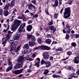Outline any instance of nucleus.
I'll return each mask as SVG.
<instances>
[{
    "mask_svg": "<svg viewBox=\"0 0 79 79\" xmlns=\"http://www.w3.org/2000/svg\"><path fill=\"white\" fill-rule=\"evenodd\" d=\"M40 50H50V47L44 45L41 46L40 48Z\"/></svg>",
    "mask_w": 79,
    "mask_h": 79,
    "instance_id": "obj_6",
    "label": "nucleus"
},
{
    "mask_svg": "<svg viewBox=\"0 0 79 79\" xmlns=\"http://www.w3.org/2000/svg\"><path fill=\"white\" fill-rule=\"evenodd\" d=\"M42 37H40L37 40L38 41V42L39 43V44H41L42 43Z\"/></svg>",
    "mask_w": 79,
    "mask_h": 79,
    "instance_id": "obj_26",
    "label": "nucleus"
},
{
    "mask_svg": "<svg viewBox=\"0 0 79 79\" xmlns=\"http://www.w3.org/2000/svg\"><path fill=\"white\" fill-rule=\"evenodd\" d=\"M49 63H50V61H46V62L45 61V64H49Z\"/></svg>",
    "mask_w": 79,
    "mask_h": 79,
    "instance_id": "obj_61",
    "label": "nucleus"
},
{
    "mask_svg": "<svg viewBox=\"0 0 79 79\" xmlns=\"http://www.w3.org/2000/svg\"><path fill=\"white\" fill-rule=\"evenodd\" d=\"M6 58V55H4L3 56H2V59H4V58Z\"/></svg>",
    "mask_w": 79,
    "mask_h": 79,
    "instance_id": "obj_64",
    "label": "nucleus"
},
{
    "mask_svg": "<svg viewBox=\"0 0 79 79\" xmlns=\"http://www.w3.org/2000/svg\"><path fill=\"white\" fill-rule=\"evenodd\" d=\"M22 52L23 54H28L29 52V51L27 50L26 49H24L22 51Z\"/></svg>",
    "mask_w": 79,
    "mask_h": 79,
    "instance_id": "obj_22",
    "label": "nucleus"
},
{
    "mask_svg": "<svg viewBox=\"0 0 79 79\" xmlns=\"http://www.w3.org/2000/svg\"><path fill=\"white\" fill-rule=\"evenodd\" d=\"M49 60H53V56L49 57Z\"/></svg>",
    "mask_w": 79,
    "mask_h": 79,
    "instance_id": "obj_62",
    "label": "nucleus"
},
{
    "mask_svg": "<svg viewBox=\"0 0 79 79\" xmlns=\"http://www.w3.org/2000/svg\"><path fill=\"white\" fill-rule=\"evenodd\" d=\"M73 2V0H69L67 2L68 4L69 5H71Z\"/></svg>",
    "mask_w": 79,
    "mask_h": 79,
    "instance_id": "obj_37",
    "label": "nucleus"
},
{
    "mask_svg": "<svg viewBox=\"0 0 79 79\" xmlns=\"http://www.w3.org/2000/svg\"><path fill=\"white\" fill-rule=\"evenodd\" d=\"M43 57L44 58V59H48V57H49L48 52H45L44 53Z\"/></svg>",
    "mask_w": 79,
    "mask_h": 79,
    "instance_id": "obj_12",
    "label": "nucleus"
},
{
    "mask_svg": "<svg viewBox=\"0 0 79 79\" xmlns=\"http://www.w3.org/2000/svg\"><path fill=\"white\" fill-rule=\"evenodd\" d=\"M9 43L11 44V45H12L15 46L17 44V41H14L12 42H9Z\"/></svg>",
    "mask_w": 79,
    "mask_h": 79,
    "instance_id": "obj_19",
    "label": "nucleus"
},
{
    "mask_svg": "<svg viewBox=\"0 0 79 79\" xmlns=\"http://www.w3.org/2000/svg\"><path fill=\"white\" fill-rule=\"evenodd\" d=\"M23 29L24 28L20 26L17 31V32H18L19 34H21V33L23 32Z\"/></svg>",
    "mask_w": 79,
    "mask_h": 79,
    "instance_id": "obj_15",
    "label": "nucleus"
},
{
    "mask_svg": "<svg viewBox=\"0 0 79 79\" xmlns=\"http://www.w3.org/2000/svg\"><path fill=\"white\" fill-rule=\"evenodd\" d=\"M45 42L46 44L49 45L51 44V42H52V40L50 39H46V40Z\"/></svg>",
    "mask_w": 79,
    "mask_h": 79,
    "instance_id": "obj_21",
    "label": "nucleus"
},
{
    "mask_svg": "<svg viewBox=\"0 0 79 79\" xmlns=\"http://www.w3.org/2000/svg\"><path fill=\"white\" fill-rule=\"evenodd\" d=\"M57 44V42L54 41L52 42V45H53V44Z\"/></svg>",
    "mask_w": 79,
    "mask_h": 79,
    "instance_id": "obj_60",
    "label": "nucleus"
},
{
    "mask_svg": "<svg viewBox=\"0 0 79 79\" xmlns=\"http://www.w3.org/2000/svg\"><path fill=\"white\" fill-rule=\"evenodd\" d=\"M23 76H24V74H21L20 75H18V77L19 78H21V77H23Z\"/></svg>",
    "mask_w": 79,
    "mask_h": 79,
    "instance_id": "obj_54",
    "label": "nucleus"
},
{
    "mask_svg": "<svg viewBox=\"0 0 79 79\" xmlns=\"http://www.w3.org/2000/svg\"><path fill=\"white\" fill-rule=\"evenodd\" d=\"M71 45H72L71 47H76V46H77V45H76V43L75 42L72 43L71 44Z\"/></svg>",
    "mask_w": 79,
    "mask_h": 79,
    "instance_id": "obj_35",
    "label": "nucleus"
},
{
    "mask_svg": "<svg viewBox=\"0 0 79 79\" xmlns=\"http://www.w3.org/2000/svg\"><path fill=\"white\" fill-rule=\"evenodd\" d=\"M32 69H31L29 68L28 69H27V72L28 73H31V71H32Z\"/></svg>",
    "mask_w": 79,
    "mask_h": 79,
    "instance_id": "obj_50",
    "label": "nucleus"
},
{
    "mask_svg": "<svg viewBox=\"0 0 79 79\" xmlns=\"http://www.w3.org/2000/svg\"><path fill=\"white\" fill-rule=\"evenodd\" d=\"M25 26H26V23H23V25H21L20 26L24 29Z\"/></svg>",
    "mask_w": 79,
    "mask_h": 79,
    "instance_id": "obj_47",
    "label": "nucleus"
},
{
    "mask_svg": "<svg viewBox=\"0 0 79 79\" xmlns=\"http://www.w3.org/2000/svg\"><path fill=\"white\" fill-rule=\"evenodd\" d=\"M50 66H51V64L49 63V64H46L45 67V68H49V67H50Z\"/></svg>",
    "mask_w": 79,
    "mask_h": 79,
    "instance_id": "obj_43",
    "label": "nucleus"
},
{
    "mask_svg": "<svg viewBox=\"0 0 79 79\" xmlns=\"http://www.w3.org/2000/svg\"><path fill=\"white\" fill-rule=\"evenodd\" d=\"M7 34H6L4 35V38H5V40L2 42V44H5L7 43V42L8 41V40L10 39L11 36L12 35V34L14 32V31L11 32L9 30L8 31Z\"/></svg>",
    "mask_w": 79,
    "mask_h": 79,
    "instance_id": "obj_3",
    "label": "nucleus"
},
{
    "mask_svg": "<svg viewBox=\"0 0 79 79\" xmlns=\"http://www.w3.org/2000/svg\"><path fill=\"white\" fill-rule=\"evenodd\" d=\"M21 19H23V21H26V17H25L24 15V14H23L22 15V16L21 17Z\"/></svg>",
    "mask_w": 79,
    "mask_h": 79,
    "instance_id": "obj_25",
    "label": "nucleus"
},
{
    "mask_svg": "<svg viewBox=\"0 0 79 79\" xmlns=\"http://www.w3.org/2000/svg\"><path fill=\"white\" fill-rule=\"evenodd\" d=\"M32 23V20H30L28 21L27 22V24H31Z\"/></svg>",
    "mask_w": 79,
    "mask_h": 79,
    "instance_id": "obj_48",
    "label": "nucleus"
},
{
    "mask_svg": "<svg viewBox=\"0 0 79 79\" xmlns=\"http://www.w3.org/2000/svg\"><path fill=\"white\" fill-rule=\"evenodd\" d=\"M78 60V59H75L74 60H73V61L75 63H79V60Z\"/></svg>",
    "mask_w": 79,
    "mask_h": 79,
    "instance_id": "obj_38",
    "label": "nucleus"
},
{
    "mask_svg": "<svg viewBox=\"0 0 79 79\" xmlns=\"http://www.w3.org/2000/svg\"><path fill=\"white\" fill-rule=\"evenodd\" d=\"M15 5V1H12L10 2V6L11 7H13Z\"/></svg>",
    "mask_w": 79,
    "mask_h": 79,
    "instance_id": "obj_17",
    "label": "nucleus"
},
{
    "mask_svg": "<svg viewBox=\"0 0 79 79\" xmlns=\"http://www.w3.org/2000/svg\"><path fill=\"white\" fill-rule=\"evenodd\" d=\"M7 29H4L3 30V32H7V31H8V29H9V27H10V25H9V24L8 23L7 24Z\"/></svg>",
    "mask_w": 79,
    "mask_h": 79,
    "instance_id": "obj_28",
    "label": "nucleus"
},
{
    "mask_svg": "<svg viewBox=\"0 0 79 79\" xmlns=\"http://www.w3.org/2000/svg\"><path fill=\"white\" fill-rule=\"evenodd\" d=\"M45 30L46 32H47V31H49L50 30V28H48V27H46L45 28Z\"/></svg>",
    "mask_w": 79,
    "mask_h": 79,
    "instance_id": "obj_58",
    "label": "nucleus"
},
{
    "mask_svg": "<svg viewBox=\"0 0 79 79\" xmlns=\"http://www.w3.org/2000/svg\"><path fill=\"white\" fill-rule=\"evenodd\" d=\"M46 37L47 38H50L52 37V35L50 34H48L46 35Z\"/></svg>",
    "mask_w": 79,
    "mask_h": 79,
    "instance_id": "obj_46",
    "label": "nucleus"
},
{
    "mask_svg": "<svg viewBox=\"0 0 79 79\" xmlns=\"http://www.w3.org/2000/svg\"><path fill=\"white\" fill-rule=\"evenodd\" d=\"M35 34H36V36H37V37H39V36H40V34L39 33L37 32H36Z\"/></svg>",
    "mask_w": 79,
    "mask_h": 79,
    "instance_id": "obj_63",
    "label": "nucleus"
},
{
    "mask_svg": "<svg viewBox=\"0 0 79 79\" xmlns=\"http://www.w3.org/2000/svg\"><path fill=\"white\" fill-rule=\"evenodd\" d=\"M3 14L4 16H8L9 14V12L8 10H6L4 11Z\"/></svg>",
    "mask_w": 79,
    "mask_h": 79,
    "instance_id": "obj_18",
    "label": "nucleus"
},
{
    "mask_svg": "<svg viewBox=\"0 0 79 79\" xmlns=\"http://www.w3.org/2000/svg\"><path fill=\"white\" fill-rule=\"evenodd\" d=\"M26 57H24L23 55L19 56V59L17 60L18 63H17L16 65L15 66V68L16 69L21 68L23 65V62L26 61Z\"/></svg>",
    "mask_w": 79,
    "mask_h": 79,
    "instance_id": "obj_1",
    "label": "nucleus"
},
{
    "mask_svg": "<svg viewBox=\"0 0 79 79\" xmlns=\"http://www.w3.org/2000/svg\"><path fill=\"white\" fill-rule=\"evenodd\" d=\"M21 35L20 33H17L16 34H15L14 35V39H15V40H18L19 39V38L21 37Z\"/></svg>",
    "mask_w": 79,
    "mask_h": 79,
    "instance_id": "obj_9",
    "label": "nucleus"
},
{
    "mask_svg": "<svg viewBox=\"0 0 79 79\" xmlns=\"http://www.w3.org/2000/svg\"><path fill=\"white\" fill-rule=\"evenodd\" d=\"M8 65L10 66L8 67V68L6 69V72H8L10 71V70H11V69L13 68V64H12V62H8Z\"/></svg>",
    "mask_w": 79,
    "mask_h": 79,
    "instance_id": "obj_8",
    "label": "nucleus"
},
{
    "mask_svg": "<svg viewBox=\"0 0 79 79\" xmlns=\"http://www.w3.org/2000/svg\"><path fill=\"white\" fill-rule=\"evenodd\" d=\"M58 14L57 13L55 14L54 15V17L55 19H56L58 18Z\"/></svg>",
    "mask_w": 79,
    "mask_h": 79,
    "instance_id": "obj_41",
    "label": "nucleus"
},
{
    "mask_svg": "<svg viewBox=\"0 0 79 79\" xmlns=\"http://www.w3.org/2000/svg\"><path fill=\"white\" fill-rule=\"evenodd\" d=\"M29 45L30 47H34L35 45H36V43L30 41L29 42Z\"/></svg>",
    "mask_w": 79,
    "mask_h": 79,
    "instance_id": "obj_11",
    "label": "nucleus"
},
{
    "mask_svg": "<svg viewBox=\"0 0 79 79\" xmlns=\"http://www.w3.org/2000/svg\"><path fill=\"white\" fill-rule=\"evenodd\" d=\"M40 62H38L35 64V66H36V67H38L40 66Z\"/></svg>",
    "mask_w": 79,
    "mask_h": 79,
    "instance_id": "obj_34",
    "label": "nucleus"
},
{
    "mask_svg": "<svg viewBox=\"0 0 79 79\" xmlns=\"http://www.w3.org/2000/svg\"><path fill=\"white\" fill-rule=\"evenodd\" d=\"M3 13V11L2 8H0V16L2 15Z\"/></svg>",
    "mask_w": 79,
    "mask_h": 79,
    "instance_id": "obj_40",
    "label": "nucleus"
},
{
    "mask_svg": "<svg viewBox=\"0 0 79 79\" xmlns=\"http://www.w3.org/2000/svg\"><path fill=\"white\" fill-rule=\"evenodd\" d=\"M7 60H8L7 61H8V63H9V62H11V59L10 58H8L7 59Z\"/></svg>",
    "mask_w": 79,
    "mask_h": 79,
    "instance_id": "obj_55",
    "label": "nucleus"
},
{
    "mask_svg": "<svg viewBox=\"0 0 79 79\" xmlns=\"http://www.w3.org/2000/svg\"><path fill=\"white\" fill-rule=\"evenodd\" d=\"M45 61L44 60H41V64H45Z\"/></svg>",
    "mask_w": 79,
    "mask_h": 79,
    "instance_id": "obj_49",
    "label": "nucleus"
},
{
    "mask_svg": "<svg viewBox=\"0 0 79 79\" xmlns=\"http://www.w3.org/2000/svg\"><path fill=\"white\" fill-rule=\"evenodd\" d=\"M15 17V16H12L11 18L10 19L9 21H10V22L13 21L14 20V18Z\"/></svg>",
    "mask_w": 79,
    "mask_h": 79,
    "instance_id": "obj_39",
    "label": "nucleus"
},
{
    "mask_svg": "<svg viewBox=\"0 0 79 79\" xmlns=\"http://www.w3.org/2000/svg\"><path fill=\"white\" fill-rule=\"evenodd\" d=\"M33 35L32 34L29 35V34H27V38L28 39H30L31 38V37Z\"/></svg>",
    "mask_w": 79,
    "mask_h": 79,
    "instance_id": "obj_31",
    "label": "nucleus"
},
{
    "mask_svg": "<svg viewBox=\"0 0 79 79\" xmlns=\"http://www.w3.org/2000/svg\"><path fill=\"white\" fill-rule=\"evenodd\" d=\"M15 23L12 25V27L11 28V31H15L18 27L19 26L21 22L20 20L18 19L15 20Z\"/></svg>",
    "mask_w": 79,
    "mask_h": 79,
    "instance_id": "obj_2",
    "label": "nucleus"
},
{
    "mask_svg": "<svg viewBox=\"0 0 79 79\" xmlns=\"http://www.w3.org/2000/svg\"><path fill=\"white\" fill-rule=\"evenodd\" d=\"M56 50H58L59 51H60V52H62V51H63V48L61 47L58 48Z\"/></svg>",
    "mask_w": 79,
    "mask_h": 79,
    "instance_id": "obj_42",
    "label": "nucleus"
},
{
    "mask_svg": "<svg viewBox=\"0 0 79 79\" xmlns=\"http://www.w3.org/2000/svg\"><path fill=\"white\" fill-rule=\"evenodd\" d=\"M38 17V15L37 14L34 15L33 16V18H37Z\"/></svg>",
    "mask_w": 79,
    "mask_h": 79,
    "instance_id": "obj_51",
    "label": "nucleus"
},
{
    "mask_svg": "<svg viewBox=\"0 0 79 79\" xmlns=\"http://www.w3.org/2000/svg\"><path fill=\"white\" fill-rule=\"evenodd\" d=\"M69 38V35L68 34H66V36L65 37V39H67V40H68Z\"/></svg>",
    "mask_w": 79,
    "mask_h": 79,
    "instance_id": "obj_36",
    "label": "nucleus"
},
{
    "mask_svg": "<svg viewBox=\"0 0 79 79\" xmlns=\"http://www.w3.org/2000/svg\"><path fill=\"white\" fill-rule=\"evenodd\" d=\"M23 48H26L27 50H28L29 48V46L28 44H26L24 45Z\"/></svg>",
    "mask_w": 79,
    "mask_h": 79,
    "instance_id": "obj_24",
    "label": "nucleus"
},
{
    "mask_svg": "<svg viewBox=\"0 0 79 79\" xmlns=\"http://www.w3.org/2000/svg\"><path fill=\"white\" fill-rule=\"evenodd\" d=\"M56 6H58V1L57 0H56L55 1V4Z\"/></svg>",
    "mask_w": 79,
    "mask_h": 79,
    "instance_id": "obj_45",
    "label": "nucleus"
},
{
    "mask_svg": "<svg viewBox=\"0 0 79 79\" xmlns=\"http://www.w3.org/2000/svg\"><path fill=\"white\" fill-rule=\"evenodd\" d=\"M21 45H20L17 47L15 50V52H18L19 50L21 49Z\"/></svg>",
    "mask_w": 79,
    "mask_h": 79,
    "instance_id": "obj_20",
    "label": "nucleus"
},
{
    "mask_svg": "<svg viewBox=\"0 0 79 79\" xmlns=\"http://www.w3.org/2000/svg\"><path fill=\"white\" fill-rule=\"evenodd\" d=\"M53 21L52 20V19H51V21H50L48 23V26H51V25H52L53 23Z\"/></svg>",
    "mask_w": 79,
    "mask_h": 79,
    "instance_id": "obj_33",
    "label": "nucleus"
},
{
    "mask_svg": "<svg viewBox=\"0 0 79 79\" xmlns=\"http://www.w3.org/2000/svg\"><path fill=\"white\" fill-rule=\"evenodd\" d=\"M32 29V26L31 25H29L27 27V30L29 32H30Z\"/></svg>",
    "mask_w": 79,
    "mask_h": 79,
    "instance_id": "obj_13",
    "label": "nucleus"
},
{
    "mask_svg": "<svg viewBox=\"0 0 79 79\" xmlns=\"http://www.w3.org/2000/svg\"><path fill=\"white\" fill-rule=\"evenodd\" d=\"M10 47L11 48L10 49V52L12 53V52L13 51H14V50H15V49H16V47L13 46V45H10Z\"/></svg>",
    "mask_w": 79,
    "mask_h": 79,
    "instance_id": "obj_14",
    "label": "nucleus"
},
{
    "mask_svg": "<svg viewBox=\"0 0 79 79\" xmlns=\"http://www.w3.org/2000/svg\"><path fill=\"white\" fill-rule=\"evenodd\" d=\"M31 39V41H35V36L34 35H33Z\"/></svg>",
    "mask_w": 79,
    "mask_h": 79,
    "instance_id": "obj_30",
    "label": "nucleus"
},
{
    "mask_svg": "<svg viewBox=\"0 0 79 79\" xmlns=\"http://www.w3.org/2000/svg\"><path fill=\"white\" fill-rule=\"evenodd\" d=\"M66 69L69 70V71H71L72 70V69H73V67H71V66H66Z\"/></svg>",
    "mask_w": 79,
    "mask_h": 79,
    "instance_id": "obj_27",
    "label": "nucleus"
},
{
    "mask_svg": "<svg viewBox=\"0 0 79 79\" xmlns=\"http://www.w3.org/2000/svg\"><path fill=\"white\" fill-rule=\"evenodd\" d=\"M66 28H67V29H69V28H70V27H71V26H70L68 24H67L66 25Z\"/></svg>",
    "mask_w": 79,
    "mask_h": 79,
    "instance_id": "obj_53",
    "label": "nucleus"
},
{
    "mask_svg": "<svg viewBox=\"0 0 79 79\" xmlns=\"http://www.w3.org/2000/svg\"><path fill=\"white\" fill-rule=\"evenodd\" d=\"M52 77L54 78H58V77H60V76L57 75L56 74H54L52 75Z\"/></svg>",
    "mask_w": 79,
    "mask_h": 79,
    "instance_id": "obj_32",
    "label": "nucleus"
},
{
    "mask_svg": "<svg viewBox=\"0 0 79 79\" xmlns=\"http://www.w3.org/2000/svg\"><path fill=\"white\" fill-rule=\"evenodd\" d=\"M70 37H71V38H74V37H75V34H73L71 35L70 36Z\"/></svg>",
    "mask_w": 79,
    "mask_h": 79,
    "instance_id": "obj_59",
    "label": "nucleus"
},
{
    "mask_svg": "<svg viewBox=\"0 0 79 79\" xmlns=\"http://www.w3.org/2000/svg\"><path fill=\"white\" fill-rule=\"evenodd\" d=\"M27 6H28V9L32 11L33 13H35L37 11V8L32 4H29L27 5Z\"/></svg>",
    "mask_w": 79,
    "mask_h": 79,
    "instance_id": "obj_5",
    "label": "nucleus"
},
{
    "mask_svg": "<svg viewBox=\"0 0 79 79\" xmlns=\"http://www.w3.org/2000/svg\"><path fill=\"white\" fill-rule=\"evenodd\" d=\"M49 73V70L48 69H46L44 71V72L43 73V74L44 75H47L48 73Z\"/></svg>",
    "mask_w": 79,
    "mask_h": 79,
    "instance_id": "obj_23",
    "label": "nucleus"
},
{
    "mask_svg": "<svg viewBox=\"0 0 79 79\" xmlns=\"http://www.w3.org/2000/svg\"><path fill=\"white\" fill-rule=\"evenodd\" d=\"M49 29H50L51 31H52V33L53 34L55 33V31H56V28H55L54 27L52 26H51L50 27Z\"/></svg>",
    "mask_w": 79,
    "mask_h": 79,
    "instance_id": "obj_10",
    "label": "nucleus"
},
{
    "mask_svg": "<svg viewBox=\"0 0 79 79\" xmlns=\"http://www.w3.org/2000/svg\"><path fill=\"white\" fill-rule=\"evenodd\" d=\"M39 48L38 47H36L35 48L33 49V51H35V50H39Z\"/></svg>",
    "mask_w": 79,
    "mask_h": 79,
    "instance_id": "obj_56",
    "label": "nucleus"
},
{
    "mask_svg": "<svg viewBox=\"0 0 79 79\" xmlns=\"http://www.w3.org/2000/svg\"><path fill=\"white\" fill-rule=\"evenodd\" d=\"M31 2L34 3L35 5L36 4V0H32L31 1Z\"/></svg>",
    "mask_w": 79,
    "mask_h": 79,
    "instance_id": "obj_52",
    "label": "nucleus"
},
{
    "mask_svg": "<svg viewBox=\"0 0 79 79\" xmlns=\"http://www.w3.org/2000/svg\"><path fill=\"white\" fill-rule=\"evenodd\" d=\"M24 70V69L22 68L20 69V70H17L15 71H12V73L15 74H21L23 70Z\"/></svg>",
    "mask_w": 79,
    "mask_h": 79,
    "instance_id": "obj_7",
    "label": "nucleus"
},
{
    "mask_svg": "<svg viewBox=\"0 0 79 79\" xmlns=\"http://www.w3.org/2000/svg\"><path fill=\"white\" fill-rule=\"evenodd\" d=\"M71 9L69 7L65 9V11L64 12V18L68 19L70 16L71 14Z\"/></svg>",
    "mask_w": 79,
    "mask_h": 79,
    "instance_id": "obj_4",
    "label": "nucleus"
},
{
    "mask_svg": "<svg viewBox=\"0 0 79 79\" xmlns=\"http://www.w3.org/2000/svg\"><path fill=\"white\" fill-rule=\"evenodd\" d=\"M65 31H66V32L68 33V34H69L71 33V29L69 28H66Z\"/></svg>",
    "mask_w": 79,
    "mask_h": 79,
    "instance_id": "obj_29",
    "label": "nucleus"
},
{
    "mask_svg": "<svg viewBox=\"0 0 79 79\" xmlns=\"http://www.w3.org/2000/svg\"><path fill=\"white\" fill-rule=\"evenodd\" d=\"M10 6V4L8 3V4L5 6L4 7V10H9V7Z\"/></svg>",
    "mask_w": 79,
    "mask_h": 79,
    "instance_id": "obj_16",
    "label": "nucleus"
},
{
    "mask_svg": "<svg viewBox=\"0 0 79 79\" xmlns=\"http://www.w3.org/2000/svg\"><path fill=\"white\" fill-rule=\"evenodd\" d=\"M75 37L76 38H79V34H76L75 35Z\"/></svg>",
    "mask_w": 79,
    "mask_h": 79,
    "instance_id": "obj_57",
    "label": "nucleus"
},
{
    "mask_svg": "<svg viewBox=\"0 0 79 79\" xmlns=\"http://www.w3.org/2000/svg\"><path fill=\"white\" fill-rule=\"evenodd\" d=\"M67 54L68 55H69L70 56V55H72V52L71 51H68L67 52Z\"/></svg>",
    "mask_w": 79,
    "mask_h": 79,
    "instance_id": "obj_44",
    "label": "nucleus"
}]
</instances>
